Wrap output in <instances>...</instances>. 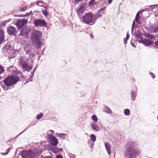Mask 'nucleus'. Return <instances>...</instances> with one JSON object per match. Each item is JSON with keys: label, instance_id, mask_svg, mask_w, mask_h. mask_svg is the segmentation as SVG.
Listing matches in <instances>:
<instances>
[{"label": "nucleus", "instance_id": "5701e85b", "mask_svg": "<svg viewBox=\"0 0 158 158\" xmlns=\"http://www.w3.org/2000/svg\"><path fill=\"white\" fill-rule=\"evenodd\" d=\"M63 151V150L61 148H52V151L53 152L55 153H58L60 152H62Z\"/></svg>", "mask_w": 158, "mask_h": 158}, {"label": "nucleus", "instance_id": "774afa93", "mask_svg": "<svg viewBox=\"0 0 158 158\" xmlns=\"http://www.w3.org/2000/svg\"><path fill=\"white\" fill-rule=\"evenodd\" d=\"M27 128H28V127H27V128L26 129V130Z\"/></svg>", "mask_w": 158, "mask_h": 158}, {"label": "nucleus", "instance_id": "7c9ffc66", "mask_svg": "<svg viewBox=\"0 0 158 158\" xmlns=\"http://www.w3.org/2000/svg\"><path fill=\"white\" fill-rule=\"evenodd\" d=\"M4 67L0 65V75L4 71ZM2 77L0 76V80L1 79Z\"/></svg>", "mask_w": 158, "mask_h": 158}, {"label": "nucleus", "instance_id": "c9c22d12", "mask_svg": "<svg viewBox=\"0 0 158 158\" xmlns=\"http://www.w3.org/2000/svg\"><path fill=\"white\" fill-rule=\"evenodd\" d=\"M8 48L7 47H4L2 48V51L3 52H6L8 51Z\"/></svg>", "mask_w": 158, "mask_h": 158}, {"label": "nucleus", "instance_id": "13d9d810", "mask_svg": "<svg viewBox=\"0 0 158 158\" xmlns=\"http://www.w3.org/2000/svg\"><path fill=\"white\" fill-rule=\"evenodd\" d=\"M34 71H33V72H31V74L33 75H34Z\"/></svg>", "mask_w": 158, "mask_h": 158}, {"label": "nucleus", "instance_id": "680f3d73", "mask_svg": "<svg viewBox=\"0 0 158 158\" xmlns=\"http://www.w3.org/2000/svg\"><path fill=\"white\" fill-rule=\"evenodd\" d=\"M155 16H158V14H155Z\"/></svg>", "mask_w": 158, "mask_h": 158}, {"label": "nucleus", "instance_id": "bf43d9fd", "mask_svg": "<svg viewBox=\"0 0 158 158\" xmlns=\"http://www.w3.org/2000/svg\"><path fill=\"white\" fill-rule=\"evenodd\" d=\"M37 68V67H36L35 68V69H34L33 71L35 72V70Z\"/></svg>", "mask_w": 158, "mask_h": 158}, {"label": "nucleus", "instance_id": "a878e982", "mask_svg": "<svg viewBox=\"0 0 158 158\" xmlns=\"http://www.w3.org/2000/svg\"><path fill=\"white\" fill-rule=\"evenodd\" d=\"M135 35L137 39H140V40H143L142 38V35L141 33L139 31H137L135 33Z\"/></svg>", "mask_w": 158, "mask_h": 158}, {"label": "nucleus", "instance_id": "37998d69", "mask_svg": "<svg viewBox=\"0 0 158 158\" xmlns=\"http://www.w3.org/2000/svg\"><path fill=\"white\" fill-rule=\"evenodd\" d=\"M56 158H63L62 156L61 155L56 156Z\"/></svg>", "mask_w": 158, "mask_h": 158}, {"label": "nucleus", "instance_id": "393cba45", "mask_svg": "<svg viewBox=\"0 0 158 158\" xmlns=\"http://www.w3.org/2000/svg\"><path fill=\"white\" fill-rule=\"evenodd\" d=\"M94 142L91 141L90 140H89L88 142V144L90 148L91 149L92 151L93 150L94 146Z\"/></svg>", "mask_w": 158, "mask_h": 158}, {"label": "nucleus", "instance_id": "f257e3e1", "mask_svg": "<svg viewBox=\"0 0 158 158\" xmlns=\"http://www.w3.org/2000/svg\"><path fill=\"white\" fill-rule=\"evenodd\" d=\"M137 142L135 141L128 142L124 151L125 158H136L139 153Z\"/></svg>", "mask_w": 158, "mask_h": 158}, {"label": "nucleus", "instance_id": "f704fd0d", "mask_svg": "<svg viewBox=\"0 0 158 158\" xmlns=\"http://www.w3.org/2000/svg\"><path fill=\"white\" fill-rule=\"evenodd\" d=\"M27 9V7L25 6L23 8L20 7L19 8V10L21 11H24L26 10Z\"/></svg>", "mask_w": 158, "mask_h": 158}, {"label": "nucleus", "instance_id": "6e6d98bb", "mask_svg": "<svg viewBox=\"0 0 158 158\" xmlns=\"http://www.w3.org/2000/svg\"><path fill=\"white\" fill-rule=\"evenodd\" d=\"M32 11H30V12L29 13L30 15H32Z\"/></svg>", "mask_w": 158, "mask_h": 158}, {"label": "nucleus", "instance_id": "473e14b6", "mask_svg": "<svg viewBox=\"0 0 158 158\" xmlns=\"http://www.w3.org/2000/svg\"><path fill=\"white\" fill-rule=\"evenodd\" d=\"M92 119L95 122H97L98 121V118L95 115H93L92 116Z\"/></svg>", "mask_w": 158, "mask_h": 158}, {"label": "nucleus", "instance_id": "c85d7f7f", "mask_svg": "<svg viewBox=\"0 0 158 158\" xmlns=\"http://www.w3.org/2000/svg\"><path fill=\"white\" fill-rule=\"evenodd\" d=\"M130 37L129 35L127 33L126 35V38H124V43L125 44H127V40Z\"/></svg>", "mask_w": 158, "mask_h": 158}, {"label": "nucleus", "instance_id": "79ce46f5", "mask_svg": "<svg viewBox=\"0 0 158 158\" xmlns=\"http://www.w3.org/2000/svg\"><path fill=\"white\" fill-rule=\"evenodd\" d=\"M36 5L37 6H44L43 5H41L39 4V2H40V1H37L36 2Z\"/></svg>", "mask_w": 158, "mask_h": 158}, {"label": "nucleus", "instance_id": "3c124183", "mask_svg": "<svg viewBox=\"0 0 158 158\" xmlns=\"http://www.w3.org/2000/svg\"><path fill=\"white\" fill-rule=\"evenodd\" d=\"M70 157L72 158H75V155H72L71 156H70Z\"/></svg>", "mask_w": 158, "mask_h": 158}, {"label": "nucleus", "instance_id": "f3484780", "mask_svg": "<svg viewBox=\"0 0 158 158\" xmlns=\"http://www.w3.org/2000/svg\"><path fill=\"white\" fill-rule=\"evenodd\" d=\"M84 11V9L82 6H80L77 10V13L81 19H82V17H81V15L83 13Z\"/></svg>", "mask_w": 158, "mask_h": 158}, {"label": "nucleus", "instance_id": "5fc2aeb1", "mask_svg": "<svg viewBox=\"0 0 158 158\" xmlns=\"http://www.w3.org/2000/svg\"><path fill=\"white\" fill-rule=\"evenodd\" d=\"M76 1H77V2H80L82 0H75Z\"/></svg>", "mask_w": 158, "mask_h": 158}, {"label": "nucleus", "instance_id": "052dcab7", "mask_svg": "<svg viewBox=\"0 0 158 158\" xmlns=\"http://www.w3.org/2000/svg\"><path fill=\"white\" fill-rule=\"evenodd\" d=\"M49 131L51 132L52 133L53 132V131L51 130H50Z\"/></svg>", "mask_w": 158, "mask_h": 158}, {"label": "nucleus", "instance_id": "4468645a", "mask_svg": "<svg viewBox=\"0 0 158 158\" xmlns=\"http://www.w3.org/2000/svg\"><path fill=\"white\" fill-rule=\"evenodd\" d=\"M29 33V29L26 27H23L20 31V35L24 37H26L28 35Z\"/></svg>", "mask_w": 158, "mask_h": 158}, {"label": "nucleus", "instance_id": "20e7f679", "mask_svg": "<svg viewBox=\"0 0 158 158\" xmlns=\"http://www.w3.org/2000/svg\"><path fill=\"white\" fill-rule=\"evenodd\" d=\"M83 22L89 25H93L95 22L97 17L95 15L93 14L91 12L87 13L85 14L83 16Z\"/></svg>", "mask_w": 158, "mask_h": 158}, {"label": "nucleus", "instance_id": "cd10ccee", "mask_svg": "<svg viewBox=\"0 0 158 158\" xmlns=\"http://www.w3.org/2000/svg\"><path fill=\"white\" fill-rule=\"evenodd\" d=\"M130 113V110L128 109H125L124 110V114L126 115H129Z\"/></svg>", "mask_w": 158, "mask_h": 158}, {"label": "nucleus", "instance_id": "4c0bfd02", "mask_svg": "<svg viewBox=\"0 0 158 158\" xmlns=\"http://www.w3.org/2000/svg\"><path fill=\"white\" fill-rule=\"evenodd\" d=\"M33 80V78L30 77L26 81V82L24 83V84H26L28 83L29 81H32Z\"/></svg>", "mask_w": 158, "mask_h": 158}, {"label": "nucleus", "instance_id": "ddd939ff", "mask_svg": "<svg viewBox=\"0 0 158 158\" xmlns=\"http://www.w3.org/2000/svg\"><path fill=\"white\" fill-rule=\"evenodd\" d=\"M21 44L24 47V50L27 52V53H30V50H29V49L30 46L28 42L26 40H23L21 42Z\"/></svg>", "mask_w": 158, "mask_h": 158}, {"label": "nucleus", "instance_id": "1a4fd4ad", "mask_svg": "<svg viewBox=\"0 0 158 158\" xmlns=\"http://www.w3.org/2000/svg\"><path fill=\"white\" fill-rule=\"evenodd\" d=\"M34 23L36 27H45L47 26V23L44 19H35Z\"/></svg>", "mask_w": 158, "mask_h": 158}, {"label": "nucleus", "instance_id": "bb28decb", "mask_svg": "<svg viewBox=\"0 0 158 158\" xmlns=\"http://www.w3.org/2000/svg\"><path fill=\"white\" fill-rule=\"evenodd\" d=\"M90 138L91 139V141L93 142H94L96 140V137L95 135L91 134L90 135Z\"/></svg>", "mask_w": 158, "mask_h": 158}, {"label": "nucleus", "instance_id": "6e6552de", "mask_svg": "<svg viewBox=\"0 0 158 158\" xmlns=\"http://www.w3.org/2000/svg\"><path fill=\"white\" fill-rule=\"evenodd\" d=\"M47 138L48 142L52 146L55 147L58 144V140L54 136L48 134Z\"/></svg>", "mask_w": 158, "mask_h": 158}, {"label": "nucleus", "instance_id": "aec40b11", "mask_svg": "<svg viewBox=\"0 0 158 158\" xmlns=\"http://www.w3.org/2000/svg\"><path fill=\"white\" fill-rule=\"evenodd\" d=\"M57 136L63 140L65 139L66 137L67 136V135L65 133H56L55 134Z\"/></svg>", "mask_w": 158, "mask_h": 158}, {"label": "nucleus", "instance_id": "58836bf2", "mask_svg": "<svg viewBox=\"0 0 158 158\" xmlns=\"http://www.w3.org/2000/svg\"><path fill=\"white\" fill-rule=\"evenodd\" d=\"M153 46L156 47V48H158V40L155 42L154 45Z\"/></svg>", "mask_w": 158, "mask_h": 158}, {"label": "nucleus", "instance_id": "6ab92c4d", "mask_svg": "<svg viewBox=\"0 0 158 158\" xmlns=\"http://www.w3.org/2000/svg\"><path fill=\"white\" fill-rule=\"evenodd\" d=\"M4 32L2 30L0 29V44H2L4 40Z\"/></svg>", "mask_w": 158, "mask_h": 158}, {"label": "nucleus", "instance_id": "c03bdc74", "mask_svg": "<svg viewBox=\"0 0 158 158\" xmlns=\"http://www.w3.org/2000/svg\"><path fill=\"white\" fill-rule=\"evenodd\" d=\"M6 24V23L4 22V21H3L1 23V25L4 27L5 26Z\"/></svg>", "mask_w": 158, "mask_h": 158}, {"label": "nucleus", "instance_id": "0eeeda50", "mask_svg": "<svg viewBox=\"0 0 158 158\" xmlns=\"http://www.w3.org/2000/svg\"><path fill=\"white\" fill-rule=\"evenodd\" d=\"M19 154L23 158H32L35 156L33 152L30 150L23 151L21 152Z\"/></svg>", "mask_w": 158, "mask_h": 158}, {"label": "nucleus", "instance_id": "2f4dec72", "mask_svg": "<svg viewBox=\"0 0 158 158\" xmlns=\"http://www.w3.org/2000/svg\"><path fill=\"white\" fill-rule=\"evenodd\" d=\"M30 15V14L29 13H27L25 15H20L19 16L18 15H14L15 17L18 16V17H28Z\"/></svg>", "mask_w": 158, "mask_h": 158}, {"label": "nucleus", "instance_id": "c756f323", "mask_svg": "<svg viewBox=\"0 0 158 158\" xmlns=\"http://www.w3.org/2000/svg\"><path fill=\"white\" fill-rule=\"evenodd\" d=\"M43 114L42 113H40V114L37 115L36 119L38 120H39L43 116Z\"/></svg>", "mask_w": 158, "mask_h": 158}, {"label": "nucleus", "instance_id": "49530a36", "mask_svg": "<svg viewBox=\"0 0 158 158\" xmlns=\"http://www.w3.org/2000/svg\"><path fill=\"white\" fill-rule=\"evenodd\" d=\"M26 130V129L23 130L22 132H20L19 134L17 136V137H18L19 135H21L22 133L24 132Z\"/></svg>", "mask_w": 158, "mask_h": 158}, {"label": "nucleus", "instance_id": "72a5a7b5", "mask_svg": "<svg viewBox=\"0 0 158 158\" xmlns=\"http://www.w3.org/2000/svg\"><path fill=\"white\" fill-rule=\"evenodd\" d=\"M11 150V148H9L7 150V152L6 153L1 152V154L3 155H5L7 154L9 151Z\"/></svg>", "mask_w": 158, "mask_h": 158}, {"label": "nucleus", "instance_id": "f03ea898", "mask_svg": "<svg viewBox=\"0 0 158 158\" xmlns=\"http://www.w3.org/2000/svg\"><path fill=\"white\" fill-rule=\"evenodd\" d=\"M42 37V33L38 30L35 31L31 33V41L35 48L39 49L42 46L43 43L41 41Z\"/></svg>", "mask_w": 158, "mask_h": 158}, {"label": "nucleus", "instance_id": "7ed1b4c3", "mask_svg": "<svg viewBox=\"0 0 158 158\" xmlns=\"http://www.w3.org/2000/svg\"><path fill=\"white\" fill-rule=\"evenodd\" d=\"M20 78V77L17 75L9 76L4 80L3 82L6 86H11L15 84Z\"/></svg>", "mask_w": 158, "mask_h": 158}, {"label": "nucleus", "instance_id": "de8ad7c7", "mask_svg": "<svg viewBox=\"0 0 158 158\" xmlns=\"http://www.w3.org/2000/svg\"><path fill=\"white\" fill-rule=\"evenodd\" d=\"M10 20H11V19H9L4 20V22L6 23H8L9 22Z\"/></svg>", "mask_w": 158, "mask_h": 158}, {"label": "nucleus", "instance_id": "9b49d317", "mask_svg": "<svg viewBox=\"0 0 158 158\" xmlns=\"http://www.w3.org/2000/svg\"><path fill=\"white\" fill-rule=\"evenodd\" d=\"M7 32L10 35H15L17 33L15 28L12 26L8 27L7 28Z\"/></svg>", "mask_w": 158, "mask_h": 158}, {"label": "nucleus", "instance_id": "4d7b16f0", "mask_svg": "<svg viewBox=\"0 0 158 158\" xmlns=\"http://www.w3.org/2000/svg\"><path fill=\"white\" fill-rule=\"evenodd\" d=\"M33 75L31 74L30 77L33 78Z\"/></svg>", "mask_w": 158, "mask_h": 158}, {"label": "nucleus", "instance_id": "2eb2a0df", "mask_svg": "<svg viewBox=\"0 0 158 158\" xmlns=\"http://www.w3.org/2000/svg\"><path fill=\"white\" fill-rule=\"evenodd\" d=\"M137 90H131V91L130 96L131 99L133 101L135 100L137 96Z\"/></svg>", "mask_w": 158, "mask_h": 158}, {"label": "nucleus", "instance_id": "69168bd1", "mask_svg": "<svg viewBox=\"0 0 158 158\" xmlns=\"http://www.w3.org/2000/svg\"><path fill=\"white\" fill-rule=\"evenodd\" d=\"M44 7V8H45V9H47V7H45L44 6H43Z\"/></svg>", "mask_w": 158, "mask_h": 158}, {"label": "nucleus", "instance_id": "e2e57ef3", "mask_svg": "<svg viewBox=\"0 0 158 158\" xmlns=\"http://www.w3.org/2000/svg\"><path fill=\"white\" fill-rule=\"evenodd\" d=\"M90 35L91 37H93V35L92 34H90Z\"/></svg>", "mask_w": 158, "mask_h": 158}, {"label": "nucleus", "instance_id": "a19ab883", "mask_svg": "<svg viewBox=\"0 0 158 158\" xmlns=\"http://www.w3.org/2000/svg\"><path fill=\"white\" fill-rule=\"evenodd\" d=\"M94 0H91L89 3V4L90 6L93 5L94 2Z\"/></svg>", "mask_w": 158, "mask_h": 158}, {"label": "nucleus", "instance_id": "a211bd4d", "mask_svg": "<svg viewBox=\"0 0 158 158\" xmlns=\"http://www.w3.org/2000/svg\"><path fill=\"white\" fill-rule=\"evenodd\" d=\"M152 31L153 33H156L158 31V23L156 22L152 28Z\"/></svg>", "mask_w": 158, "mask_h": 158}, {"label": "nucleus", "instance_id": "603ef678", "mask_svg": "<svg viewBox=\"0 0 158 158\" xmlns=\"http://www.w3.org/2000/svg\"><path fill=\"white\" fill-rule=\"evenodd\" d=\"M108 2L109 4H111L112 1H113V0H108Z\"/></svg>", "mask_w": 158, "mask_h": 158}, {"label": "nucleus", "instance_id": "4be33fe9", "mask_svg": "<svg viewBox=\"0 0 158 158\" xmlns=\"http://www.w3.org/2000/svg\"><path fill=\"white\" fill-rule=\"evenodd\" d=\"M105 7H103V8H101L100 10H99L98 11V13L97 14L98 17H97V18L98 17H102V14L104 13V11L105 10Z\"/></svg>", "mask_w": 158, "mask_h": 158}, {"label": "nucleus", "instance_id": "39448f33", "mask_svg": "<svg viewBox=\"0 0 158 158\" xmlns=\"http://www.w3.org/2000/svg\"><path fill=\"white\" fill-rule=\"evenodd\" d=\"M29 59L26 57H22L21 58L19 64L22 67L23 71H27L29 72L32 68V66L27 63Z\"/></svg>", "mask_w": 158, "mask_h": 158}, {"label": "nucleus", "instance_id": "dca6fc26", "mask_svg": "<svg viewBox=\"0 0 158 158\" xmlns=\"http://www.w3.org/2000/svg\"><path fill=\"white\" fill-rule=\"evenodd\" d=\"M102 110L104 112L108 114H111L112 113L111 110L107 106L104 105Z\"/></svg>", "mask_w": 158, "mask_h": 158}, {"label": "nucleus", "instance_id": "09e8293b", "mask_svg": "<svg viewBox=\"0 0 158 158\" xmlns=\"http://www.w3.org/2000/svg\"><path fill=\"white\" fill-rule=\"evenodd\" d=\"M34 54L30 53L29 54V57L31 58L32 57H34Z\"/></svg>", "mask_w": 158, "mask_h": 158}, {"label": "nucleus", "instance_id": "ea45409f", "mask_svg": "<svg viewBox=\"0 0 158 158\" xmlns=\"http://www.w3.org/2000/svg\"><path fill=\"white\" fill-rule=\"evenodd\" d=\"M94 0H91L89 3V4L90 6L93 5L94 2Z\"/></svg>", "mask_w": 158, "mask_h": 158}, {"label": "nucleus", "instance_id": "338daca9", "mask_svg": "<svg viewBox=\"0 0 158 158\" xmlns=\"http://www.w3.org/2000/svg\"><path fill=\"white\" fill-rule=\"evenodd\" d=\"M157 119H158V116L157 117Z\"/></svg>", "mask_w": 158, "mask_h": 158}, {"label": "nucleus", "instance_id": "0e129e2a", "mask_svg": "<svg viewBox=\"0 0 158 158\" xmlns=\"http://www.w3.org/2000/svg\"><path fill=\"white\" fill-rule=\"evenodd\" d=\"M23 75H20L21 77H23Z\"/></svg>", "mask_w": 158, "mask_h": 158}, {"label": "nucleus", "instance_id": "864d4df0", "mask_svg": "<svg viewBox=\"0 0 158 158\" xmlns=\"http://www.w3.org/2000/svg\"><path fill=\"white\" fill-rule=\"evenodd\" d=\"M40 1V2H39V4H40V3H41L42 4H44V2H43L42 1Z\"/></svg>", "mask_w": 158, "mask_h": 158}, {"label": "nucleus", "instance_id": "f8f14e48", "mask_svg": "<svg viewBox=\"0 0 158 158\" xmlns=\"http://www.w3.org/2000/svg\"><path fill=\"white\" fill-rule=\"evenodd\" d=\"M139 14H140L139 12H138L137 13V14H136V15L135 18V19L133 21V22L132 26V27H131V31L132 33L133 31V28H134V26L135 25V21L138 24H140L141 23L140 20V16H139Z\"/></svg>", "mask_w": 158, "mask_h": 158}, {"label": "nucleus", "instance_id": "a18cd8bd", "mask_svg": "<svg viewBox=\"0 0 158 158\" xmlns=\"http://www.w3.org/2000/svg\"><path fill=\"white\" fill-rule=\"evenodd\" d=\"M150 75L152 77V78L153 79H154V78L155 77V76L154 75L153 73H150Z\"/></svg>", "mask_w": 158, "mask_h": 158}, {"label": "nucleus", "instance_id": "b1692460", "mask_svg": "<svg viewBox=\"0 0 158 158\" xmlns=\"http://www.w3.org/2000/svg\"><path fill=\"white\" fill-rule=\"evenodd\" d=\"M105 147L107 151L108 152V154L110 155V144L109 143H105Z\"/></svg>", "mask_w": 158, "mask_h": 158}, {"label": "nucleus", "instance_id": "8fccbe9b", "mask_svg": "<svg viewBox=\"0 0 158 158\" xmlns=\"http://www.w3.org/2000/svg\"><path fill=\"white\" fill-rule=\"evenodd\" d=\"M44 158H53V157L50 156H46Z\"/></svg>", "mask_w": 158, "mask_h": 158}, {"label": "nucleus", "instance_id": "412c9836", "mask_svg": "<svg viewBox=\"0 0 158 158\" xmlns=\"http://www.w3.org/2000/svg\"><path fill=\"white\" fill-rule=\"evenodd\" d=\"M91 126L92 129L95 131H98L100 130L99 127L95 123H93Z\"/></svg>", "mask_w": 158, "mask_h": 158}, {"label": "nucleus", "instance_id": "423d86ee", "mask_svg": "<svg viewBox=\"0 0 158 158\" xmlns=\"http://www.w3.org/2000/svg\"><path fill=\"white\" fill-rule=\"evenodd\" d=\"M146 37L148 39H145L143 40L139 41V42L144 44L146 46H150L152 45L154 41L152 40H155V37L153 35L149 34H147L145 35Z\"/></svg>", "mask_w": 158, "mask_h": 158}, {"label": "nucleus", "instance_id": "e433bc0d", "mask_svg": "<svg viewBox=\"0 0 158 158\" xmlns=\"http://www.w3.org/2000/svg\"><path fill=\"white\" fill-rule=\"evenodd\" d=\"M42 12L43 14L45 16H47L48 15V12L46 10H42Z\"/></svg>", "mask_w": 158, "mask_h": 158}, {"label": "nucleus", "instance_id": "9d476101", "mask_svg": "<svg viewBox=\"0 0 158 158\" xmlns=\"http://www.w3.org/2000/svg\"><path fill=\"white\" fill-rule=\"evenodd\" d=\"M27 22V19L19 20H17L15 24L18 29H20L26 24Z\"/></svg>", "mask_w": 158, "mask_h": 158}]
</instances>
